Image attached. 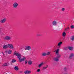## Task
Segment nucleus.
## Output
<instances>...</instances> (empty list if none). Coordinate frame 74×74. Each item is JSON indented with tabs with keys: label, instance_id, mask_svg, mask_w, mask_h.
<instances>
[{
	"label": "nucleus",
	"instance_id": "nucleus-37",
	"mask_svg": "<svg viewBox=\"0 0 74 74\" xmlns=\"http://www.w3.org/2000/svg\"><path fill=\"white\" fill-rule=\"evenodd\" d=\"M1 28L0 27V32H1Z\"/></svg>",
	"mask_w": 74,
	"mask_h": 74
},
{
	"label": "nucleus",
	"instance_id": "nucleus-3",
	"mask_svg": "<svg viewBox=\"0 0 74 74\" xmlns=\"http://www.w3.org/2000/svg\"><path fill=\"white\" fill-rule=\"evenodd\" d=\"M6 18H4V19H1L0 21V22L2 23H4V22H6Z\"/></svg>",
	"mask_w": 74,
	"mask_h": 74
},
{
	"label": "nucleus",
	"instance_id": "nucleus-35",
	"mask_svg": "<svg viewBox=\"0 0 74 74\" xmlns=\"http://www.w3.org/2000/svg\"><path fill=\"white\" fill-rule=\"evenodd\" d=\"M28 74H29L30 73V71H27Z\"/></svg>",
	"mask_w": 74,
	"mask_h": 74
},
{
	"label": "nucleus",
	"instance_id": "nucleus-8",
	"mask_svg": "<svg viewBox=\"0 0 74 74\" xmlns=\"http://www.w3.org/2000/svg\"><path fill=\"white\" fill-rule=\"evenodd\" d=\"M68 48L69 49L70 51H73L74 50V48H73V47H70L69 46L68 47Z\"/></svg>",
	"mask_w": 74,
	"mask_h": 74
},
{
	"label": "nucleus",
	"instance_id": "nucleus-36",
	"mask_svg": "<svg viewBox=\"0 0 74 74\" xmlns=\"http://www.w3.org/2000/svg\"><path fill=\"white\" fill-rule=\"evenodd\" d=\"M25 64H27V61L26 60L25 62Z\"/></svg>",
	"mask_w": 74,
	"mask_h": 74
},
{
	"label": "nucleus",
	"instance_id": "nucleus-9",
	"mask_svg": "<svg viewBox=\"0 0 74 74\" xmlns=\"http://www.w3.org/2000/svg\"><path fill=\"white\" fill-rule=\"evenodd\" d=\"M73 56H74V53H71V54L70 55V56H69V59H72V58H73Z\"/></svg>",
	"mask_w": 74,
	"mask_h": 74
},
{
	"label": "nucleus",
	"instance_id": "nucleus-30",
	"mask_svg": "<svg viewBox=\"0 0 74 74\" xmlns=\"http://www.w3.org/2000/svg\"><path fill=\"white\" fill-rule=\"evenodd\" d=\"M24 73L25 74H28V73H27V71H25L24 72Z\"/></svg>",
	"mask_w": 74,
	"mask_h": 74
},
{
	"label": "nucleus",
	"instance_id": "nucleus-23",
	"mask_svg": "<svg viewBox=\"0 0 74 74\" xmlns=\"http://www.w3.org/2000/svg\"><path fill=\"white\" fill-rule=\"evenodd\" d=\"M48 67V65H47L46 67H44L43 68V70H45V69H47V68Z\"/></svg>",
	"mask_w": 74,
	"mask_h": 74
},
{
	"label": "nucleus",
	"instance_id": "nucleus-31",
	"mask_svg": "<svg viewBox=\"0 0 74 74\" xmlns=\"http://www.w3.org/2000/svg\"><path fill=\"white\" fill-rule=\"evenodd\" d=\"M69 29V27H67V28L65 29V30H68Z\"/></svg>",
	"mask_w": 74,
	"mask_h": 74
},
{
	"label": "nucleus",
	"instance_id": "nucleus-17",
	"mask_svg": "<svg viewBox=\"0 0 74 74\" xmlns=\"http://www.w3.org/2000/svg\"><path fill=\"white\" fill-rule=\"evenodd\" d=\"M28 64H30V65H31L32 64V61L31 60H29L28 61Z\"/></svg>",
	"mask_w": 74,
	"mask_h": 74
},
{
	"label": "nucleus",
	"instance_id": "nucleus-27",
	"mask_svg": "<svg viewBox=\"0 0 74 74\" xmlns=\"http://www.w3.org/2000/svg\"><path fill=\"white\" fill-rule=\"evenodd\" d=\"M64 50H65V51H67V50L68 49V47H65L64 48Z\"/></svg>",
	"mask_w": 74,
	"mask_h": 74
},
{
	"label": "nucleus",
	"instance_id": "nucleus-13",
	"mask_svg": "<svg viewBox=\"0 0 74 74\" xmlns=\"http://www.w3.org/2000/svg\"><path fill=\"white\" fill-rule=\"evenodd\" d=\"M62 44V42H60L58 44V46L59 48H60V45H61Z\"/></svg>",
	"mask_w": 74,
	"mask_h": 74
},
{
	"label": "nucleus",
	"instance_id": "nucleus-1",
	"mask_svg": "<svg viewBox=\"0 0 74 74\" xmlns=\"http://www.w3.org/2000/svg\"><path fill=\"white\" fill-rule=\"evenodd\" d=\"M14 55L17 56V58L18 59V61L20 62H22V61H24L26 59L25 57L21 59V55L17 53L14 52Z\"/></svg>",
	"mask_w": 74,
	"mask_h": 74
},
{
	"label": "nucleus",
	"instance_id": "nucleus-11",
	"mask_svg": "<svg viewBox=\"0 0 74 74\" xmlns=\"http://www.w3.org/2000/svg\"><path fill=\"white\" fill-rule=\"evenodd\" d=\"M43 65H44V63L42 62L41 63V64L39 65L38 66V67H39V68H40L41 67V66H42Z\"/></svg>",
	"mask_w": 74,
	"mask_h": 74
},
{
	"label": "nucleus",
	"instance_id": "nucleus-21",
	"mask_svg": "<svg viewBox=\"0 0 74 74\" xmlns=\"http://www.w3.org/2000/svg\"><path fill=\"white\" fill-rule=\"evenodd\" d=\"M46 55H47L45 53H43L42 54V56H46Z\"/></svg>",
	"mask_w": 74,
	"mask_h": 74
},
{
	"label": "nucleus",
	"instance_id": "nucleus-18",
	"mask_svg": "<svg viewBox=\"0 0 74 74\" xmlns=\"http://www.w3.org/2000/svg\"><path fill=\"white\" fill-rule=\"evenodd\" d=\"M66 34L65 33V32H64L62 33V36L63 37H65L66 36Z\"/></svg>",
	"mask_w": 74,
	"mask_h": 74
},
{
	"label": "nucleus",
	"instance_id": "nucleus-20",
	"mask_svg": "<svg viewBox=\"0 0 74 74\" xmlns=\"http://www.w3.org/2000/svg\"><path fill=\"white\" fill-rule=\"evenodd\" d=\"M59 49H58L56 51V54H58V53H59Z\"/></svg>",
	"mask_w": 74,
	"mask_h": 74
},
{
	"label": "nucleus",
	"instance_id": "nucleus-29",
	"mask_svg": "<svg viewBox=\"0 0 74 74\" xmlns=\"http://www.w3.org/2000/svg\"><path fill=\"white\" fill-rule=\"evenodd\" d=\"M62 11H64V10H65V9H64V8H62Z\"/></svg>",
	"mask_w": 74,
	"mask_h": 74
},
{
	"label": "nucleus",
	"instance_id": "nucleus-25",
	"mask_svg": "<svg viewBox=\"0 0 74 74\" xmlns=\"http://www.w3.org/2000/svg\"><path fill=\"white\" fill-rule=\"evenodd\" d=\"M71 29H74V26L73 25H71Z\"/></svg>",
	"mask_w": 74,
	"mask_h": 74
},
{
	"label": "nucleus",
	"instance_id": "nucleus-22",
	"mask_svg": "<svg viewBox=\"0 0 74 74\" xmlns=\"http://www.w3.org/2000/svg\"><path fill=\"white\" fill-rule=\"evenodd\" d=\"M57 55H58V56L57 57V58H58V59H59V58H60V56H61L59 54H57Z\"/></svg>",
	"mask_w": 74,
	"mask_h": 74
},
{
	"label": "nucleus",
	"instance_id": "nucleus-34",
	"mask_svg": "<svg viewBox=\"0 0 74 74\" xmlns=\"http://www.w3.org/2000/svg\"><path fill=\"white\" fill-rule=\"evenodd\" d=\"M40 69H38L37 70V72H40Z\"/></svg>",
	"mask_w": 74,
	"mask_h": 74
},
{
	"label": "nucleus",
	"instance_id": "nucleus-6",
	"mask_svg": "<svg viewBox=\"0 0 74 74\" xmlns=\"http://www.w3.org/2000/svg\"><path fill=\"white\" fill-rule=\"evenodd\" d=\"M31 48V47L30 46H26L25 49V50H30Z\"/></svg>",
	"mask_w": 74,
	"mask_h": 74
},
{
	"label": "nucleus",
	"instance_id": "nucleus-28",
	"mask_svg": "<svg viewBox=\"0 0 74 74\" xmlns=\"http://www.w3.org/2000/svg\"><path fill=\"white\" fill-rule=\"evenodd\" d=\"M46 55H49V54H50V52H48L47 53H46Z\"/></svg>",
	"mask_w": 74,
	"mask_h": 74
},
{
	"label": "nucleus",
	"instance_id": "nucleus-38",
	"mask_svg": "<svg viewBox=\"0 0 74 74\" xmlns=\"http://www.w3.org/2000/svg\"><path fill=\"white\" fill-rule=\"evenodd\" d=\"M2 53H3V54H4V53L3 52H2Z\"/></svg>",
	"mask_w": 74,
	"mask_h": 74
},
{
	"label": "nucleus",
	"instance_id": "nucleus-2",
	"mask_svg": "<svg viewBox=\"0 0 74 74\" xmlns=\"http://www.w3.org/2000/svg\"><path fill=\"white\" fill-rule=\"evenodd\" d=\"M4 39L7 40H10L11 39V38L10 36H7L4 38Z\"/></svg>",
	"mask_w": 74,
	"mask_h": 74
},
{
	"label": "nucleus",
	"instance_id": "nucleus-19",
	"mask_svg": "<svg viewBox=\"0 0 74 74\" xmlns=\"http://www.w3.org/2000/svg\"><path fill=\"white\" fill-rule=\"evenodd\" d=\"M11 52H12V50H9L8 51V54H11Z\"/></svg>",
	"mask_w": 74,
	"mask_h": 74
},
{
	"label": "nucleus",
	"instance_id": "nucleus-14",
	"mask_svg": "<svg viewBox=\"0 0 74 74\" xmlns=\"http://www.w3.org/2000/svg\"><path fill=\"white\" fill-rule=\"evenodd\" d=\"M14 69L15 70H16L17 71L19 69V68H18V66H16L15 67Z\"/></svg>",
	"mask_w": 74,
	"mask_h": 74
},
{
	"label": "nucleus",
	"instance_id": "nucleus-7",
	"mask_svg": "<svg viewBox=\"0 0 74 74\" xmlns=\"http://www.w3.org/2000/svg\"><path fill=\"white\" fill-rule=\"evenodd\" d=\"M57 22L56 21H54L52 22V24L53 26H57Z\"/></svg>",
	"mask_w": 74,
	"mask_h": 74
},
{
	"label": "nucleus",
	"instance_id": "nucleus-12",
	"mask_svg": "<svg viewBox=\"0 0 74 74\" xmlns=\"http://www.w3.org/2000/svg\"><path fill=\"white\" fill-rule=\"evenodd\" d=\"M8 48V46L7 45H4L3 46V49H6V48Z\"/></svg>",
	"mask_w": 74,
	"mask_h": 74
},
{
	"label": "nucleus",
	"instance_id": "nucleus-10",
	"mask_svg": "<svg viewBox=\"0 0 74 74\" xmlns=\"http://www.w3.org/2000/svg\"><path fill=\"white\" fill-rule=\"evenodd\" d=\"M53 60L54 61H56V62H58V61H59V59L57 57L54 58H53Z\"/></svg>",
	"mask_w": 74,
	"mask_h": 74
},
{
	"label": "nucleus",
	"instance_id": "nucleus-5",
	"mask_svg": "<svg viewBox=\"0 0 74 74\" xmlns=\"http://www.w3.org/2000/svg\"><path fill=\"white\" fill-rule=\"evenodd\" d=\"M18 5V3L15 2L14 3L13 5V7L14 8H16L17 6Z\"/></svg>",
	"mask_w": 74,
	"mask_h": 74
},
{
	"label": "nucleus",
	"instance_id": "nucleus-32",
	"mask_svg": "<svg viewBox=\"0 0 74 74\" xmlns=\"http://www.w3.org/2000/svg\"><path fill=\"white\" fill-rule=\"evenodd\" d=\"M38 36H41L42 35L40 34H38L37 35Z\"/></svg>",
	"mask_w": 74,
	"mask_h": 74
},
{
	"label": "nucleus",
	"instance_id": "nucleus-16",
	"mask_svg": "<svg viewBox=\"0 0 74 74\" xmlns=\"http://www.w3.org/2000/svg\"><path fill=\"white\" fill-rule=\"evenodd\" d=\"M9 64L8 63L4 64H3V66H8Z\"/></svg>",
	"mask_w": 74,
	"mask_h": 74
},
{
	"label": "nucleus",
	"instance_id": "nucleus-15",
	"mask_svg": "<svg viewBox=\"0 0 74 74\" xmlns=\"http://www.w3.org/2000/svg\"><path fill=\"white\" fill-rule=\"evenodd\" d=\"M71 40L72 41H74V36H72L71 38Z\"/></svg>",
	"mask_w": 74,
	"mask_h": 74
},
{
	"label": "nucleus",
	"instance_id": "nucleus-4",
	"mask_svg": "<svg viewBox=\"0 0 74 74\" xmlns=\"http://www.w3.org/2000/svg\"><path fill=\"white\" fill-rule=\"evenodd\" d=\"M8 46L9 48H10L11 49H13L14 48V46H13L12 44H9L8 45Z\"/></svg>",
	"mask_w": 74,
	"mask_h": 74
},
{
	"label": "nucleus",
	"instance_id": "nucleus-24",
	"mask_svg": "<svg viewBox=\"0 0 74 74\" xmlns=\"http://www.w3.org/2000/svg\"><path fill=\"white\" fill-rule=\"evenodd\" d=\"M16 62V60H15L13 59L12 60V63H15Z\"/></svg>",
	"mask_w": 74,
	"mask_h": 74
},
{
	"label": "nucleus",
	"instance_id": "nucleus-26",
	"mask_svg": "<svg viewBox=\"0 0 74 74\" xmlns=\"http://www.w3.org/2000/svg\"><path fill=\"white\" fill-rule=\"evenodd\" d=\"M67 70V68H64V71H66Z\"/></svg>",
	"mask_w": 74,
	"mask_h": 74
},
{
	"label": "nucleus",
	"instance_id": "nucleus-33",
	"mask_svg": "<svg viewBox=\"0 0 74 74\" xmlns=\"http://www.w3.org/2000/svg\"><path fill=\"white\" fill-rule=\"evenodd\" d=\"M8 51H7V50H6L5 51V52L6 53H8Z\"/></svg>",
	"mask_w": 74,
	"mask_h": 74
}]
</instances>
